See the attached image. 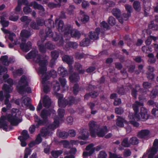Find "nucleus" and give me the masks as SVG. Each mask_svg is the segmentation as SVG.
Masks as SVG:
<instances>
[{
    "label": "nucleus",
    "mask_w": 158,
    "mask_h": 158,
    "mask_svg": "<svg viewBox=\"0 0 158 158\" xmlns=\"http://www.w3.org/2000/svg\"><path fill=\"white\" fill-rule=\"evenodd\" d=\"M143 102L138 101H136L132 105V108L135 112V114L133 115V114H130L128 118L129 122L134 126L138 127L139 126V124L135 121V120H139L144 121L147 120L149 117L147 109L144 107H141L140 113H137L139 106H143Z\"/></svg>",
    "instance_id": "obj_1"
},
{
    "label": "nucleus",
    "mask_w": 158,
    "mask_h": 158,
    "mask_svg": "<svg viewBox=\"0 0 158 158\" xmlns=\"http://www.w3.org/2000/svg\"><path fill=\"white\" fill-rule=\"evenodd\" d=\"M108 131L106 126L101 128L96 124L95 122L94 121L89 122V132L90 131V135L92 137H95L96 135L99 137H103Z\"/></svg>",
    "instance_id": "obj_2"
},
{
    "label": "nucleus",
    "mask_w": 158,
    "mask_h": 158,
    "mask_svg": "<svg viewBox=\"0 0 158 158\" xmlns=\"http://www.w3.org/2000/svg\"><path fill=\"white\" fill-rule=\"evenodd\" d=\"M51 114V110L44 109L42 110L40 114V116L42 119H40L37 115H34V118L35 122L37 123L36 125V127H38L40 126H43L46 124L48 121V118Z\"/></svg>",
    "instance_id": "obj_3"
},
{
    "label": "nucleus",
    "mask_w": 158,
    "mask_h": 158,
    "mask_svg": "<svg viewBox=\"0 0 158 158\" xmlns=\"http://www.w3.org/2000/svg\"><path fill=\"white\" fill-rule=\"evenodd\" d=\"M36 23L38 26H42L44 25L47 27L45 29L46 35H52V28L54 27V21L51 19L45 21L41 18L38 17L36 19Z\"/></svg>",
    "instance_id": "obj_4"
},
{
    "label": "nucleus",
    "mask_w": 158,
    "mask_h": 158,
    "mask_svg": "<svg viewBox=\"0 0 158 158\" xmlns=\"http://www.w3.org/2000/svg\"><path fill=\"white\" fill-rule=\"evenodd\" d=\"M158 139H155L153 143V146L144 153L142 158H153V155L157 152Z\"/></svg>",
    "instance_id": "obj_5"
},
{
    "label": "nucleus",
    "mask_w": 158,
    "mask_h": 158,
    "mask_svg": "<svg viewBox=\"0 0 158 158\" xmlns=\"http://www.w3.org/2000/svg\"><path fill=\"white\" fill-rule=\"evenodd\" d=\"M7 119L10 123V124L13 126H17L21 122L22 120L19 118L17 114L15 112L9 114L7 115Z\"/></svg>",
    "instance_id": "obj_6"
},
{
    "label": "nucleus",
    "mask_w": 158,
    "mask_h": 158,
    "mask_svg": "<svg viewBox=\"0 0 158 158\" xmlns=\"http://www.w3.org/2000/svg\"><path fill=\"white\" fill-rule=\"evenodd\" d=\"M18 2L21 3V5L23 4L25 5L29 6H33L35 9H38L42 12L44 11L45 9L43 6L41 4H38L35 1L31 2L29 3L27 0H18Z\"/></svg>",
    "instance_id": "obj_7"
},
{
    "label": "nucleus",
    "mask_w": 158,
    "mask_h": 158,
    "mask_svg": "<svg viewBox=\"0 0 158 158\" xmlns=\"http://www.w3.org/2000/svg\"><path fill=\"white\" fill-rule=\"evenodd\" d=\"M22 41L23 42L20 44V48L24 52H28L31 48V43L28 41L27 43H26V40L23 39Z\"/></svg>",
    "instance_id": "obj_8"
},
{
    "label": "nucleus",
    "mask_w": 158,
    "mask_h": 158,
    "mask_svg": "<svg viewBox=\"0 0 158 158\" xmlns=\"http://www.w3.org/2000/svg\"><path fill=\"white\" fill-rule=\"evenodd\" d=\"M67 104L68 106H70L74 104H77L81 100L80 98H74L73 96H70L66 99Z\"/></svg>",
    "instance_id": "obj_9"
},
{
    "label": "nucleus",
    "mask_w": 158,
    "mask_h": 158,
    "mask_svg": "<svg viewBox=\"0 0 158 158\" xmlns=\"http://www.w3.org/2000/svg\"><path fill=\"white\" fill-rule=\"evenodd\" d=\"M26 58L27 59H33L34 61L35 62V60H39L41 58L40 54H37L34 51L32 50L28 53L25 56Z\"/></svg>",
    "instance_id": "obj_10"
},
{
    "label": "nucleus",
    "mask_w": 158,
    "mask_h": 158,
    "mask_svg": "<svg viewBox=\"0 0 158 158\" xmlns=\"http://www.w3.org/2000/svg\"><path fill=\"white\" fill-rule=\"evenodd\" d=\"M7 119V115H2L0 118V128H3V129L7 131L8 125L7 122L5 120Z\"/></svg>",
    "instance_id": "obj_11"
},
{
    "label": "nucleus",
    "mask_w": 158,
    "mask_h": 158,
    "mask_svg": "<svg viewBox=\"0 0 158 158\" xmlns=\"http://www.w3.org/2000/svg\"><path fill=\"white\" fill-rule=\"evenodd\" d=\"M150 131L147 129L142 130L138 134V137L140 138L147 139L150 135Z\"/></svg>",
    "instance_id": "obj_12"
},
{
    "label": "nucleus",
    "mask_w": 158,
    "mask_h": 158,
    "mask_svg": "<svg viewBox=\"0 0 158 158\" xmlns=\"http://www.w3.org/2000/svg\"><path fill=\"white\" fill-rule=\"evenodd\" d=\"M50 129H52L49 125L47 127H43L40 130L41 136L43 137H45L50 134Z\"/></svg>",
    "instance_id": "obj_13"
},
{
    "label": "nucleus",
    "mask_w": 158,
    "mask_h": 158,
    "mask_svg": "<svg viewBox=\"0 0 158 158\" xmlns=\"http://www.w3.org/2000/svg\"><path fill=\"white\" fill-rule=\"evenodd\" d=\"M78 46V44L77 42L70 41L64 45V48L65 50L68 51L69 50L70 48L75 49L77 48Z\"/></svg>",
    "instance_id": "obj_14"
},
{
    "label": "nucleus",
    "mask_w": 158,
    "mask_h": 158,
    "mask_svg": "<svg viewBox=\"0 0 158 158\" xmlns=\"http://www.w3.org/2000/svg\"><path fill=\"white\" fill-rule=\"evenodd\" d=\"M43 105L45 108H49L51 104V99L47 95H45L43 98Z\"/></svg>",
    "instance_id": "obj_15"
},
{
    "label": "nucleus",
    "mask_w": 158,
    "mask_h": 158,
    "mask_svg": "<svg viewBox=\"0 0 158 158\" xmlns=\"http://www.w3.org/2000/svg\"><path fill=\"white\" fill-rule=\"evenodd\" d=\"M59 74L62 77H64L68 75V72L67 70L63 66L59 67L57 70Z\"/></svg>",
    "instance_id": "obj_16"
},
{
    "label": "nucleus",
    "mask_w": 158,
    "mask_h": 158,
    "mask_svg": "<svg viewBox=\"0 0 158 158\" xmlns=\"http://www.w3.org/2000/svg\"><path fill=\"white\" fill-rule=\"evenodd\" d=\"M62 60L64 62L67 63L69 65H72L73 61L72 57L67 55L63 56L62 57Z\"/></svg>",
    "instance_id": "obj_17"
},
{
    "label": "nucleus",
    "mask_w": 158,
    "mask_h": 158,
    "mask_svg": "<svg viewBox=\"0 0 158 158\" xmlns=\"http://www.w3.org/2000/svg\"><path fill=\"white\" fill-rule=\"evenodd\" d=\"M80 78L79 74L75 73H73L72 74L70 75L69 77V79L71 82L73 83L78 81Z\"/></svg>",
    "instance_id": "obj_18"
},
{
    "label": "nucleus",
    "mask_w": 158,
    "mask_h": 158,
    "mask_svg": "<svg viewBox=\"0 0 158 158\" xmlns=\"http://www.w3.org/2000/svg\"><path fill=\"white\" fill-rule=\"evenodd\" d=\"M37 45L38 46L39 51L42 53H45L46 52L47 49L44 45L43 42L39 41L37 43Z\"/></svg>",
    "instance_id": "obj_19"
},
{
    "label": "nucleus",
    "mask_w": 158,
    "mask_h": 158,
    "mask_svg": "<svg viewBox=\"0 0 158 158\" xmlns=\"http://www.w3.org/2000/svg\"><path fill=\"white\" fill-rule=\"evenodd\" d=\"M100 30V29L97 28L96 30V32H91L89 34V39L93 40H97L98 38V32Z\"/></svg>",
    "instance_id": "obj_20"
},
{
    "label": "nucleus",
    "mask_w": 158,
    "mask_h": 158,
    "mask_svg": "<svg viewBox=\"0 0 158 158\" xmlns=\"http://www.w3.org/2000/svg\"><path fill=\"white\" fill-rule=\"evenodd\" d=\"M63 153L62 150H52L51 152L52 156L56 158H58Z\"/></svg>",
    "instance_id": "obj_21"
},
{
    "label": "nucleus",
    "mask_w": 158,
    "mask_h": 158,
    "mask_svg": "<svg viewBox=\"0 0 158 158\" xmlns=\"http://www.w3.org/2000/svg\"><path fill=\"white\" fill-rule=\"evenodd\" d=\"M73 30L72 26L68 24L64 26L63 32H64L65 34L67 35L70 34Z\"/></svg>",
    "instance_id": "obj_22"
},
{
    "label": "nucleus",
    "mask_w": 158,
    "mask_h": 158,
    "mask_svg": "<svg viewBox=\"0 0 158 158\" xmlns=\"http://www.w3.org/2000/svg\"><path fill=\"white\" fill-rule=\"evenodd\" d=\"M82 65L79 63L76 62L75 66V69L78 71L80 74H83L85 72L84 69H82Z\"/></svg>",
    "instance_id": "obj_23"
},
{
    "label": "nucleus",
    "mask_w": 158,
    "mask_h": 158,
    "mask_svg": "<svg viewBox=\"0 0 158 158\" xmlns=\"http://www.w3.org/2000/svg\"><path fill=\"white\" fill-rule=\"evenodd\" d=\"M59 124L60 122L58 118H55L53 123L49 125V126H50V127L52 129H54L59 126Z\"/></svg>",
    "instance_id": "obj_24"
},
{
    "label": "nucleus",
    "mask_w": 158,
    "mask_h": 158,
    "mask_svg": "<svg viewBox=\"0 0 158 158\" xmlns=\"http://www.w3.org/2000/svg\"><path fill=\"white\" fill-rule=\"evenodd\" d=\"M28 85V82H26L23 85L19 86L17 89L19 93L20 94H23L25 91V87Z\"/></svg>",
    "instance_id": "obj_25"
},
{
    "label": "nucleus",
    "mask_w": 158,
    "mask_h": 158,
    "mask_svg": "<svg viewBox=\"0 0 158 158\" xmlns=\"http://www.w3.org/2000/svg\"><path fill=\"white\" fill-rule=\"evenodd\" d=\"M64 26L63 21L62 20H60L57 25V28L58 31L60 32H63Z\"/></svg>",
    "instance_id": "obj_26"
},
{
    "label": "nucleus",
    "mask_w": 158,
    "mask_h": 158,
    "mask_svg": "<svg viewBox=\"0 0 158 158\" xmlns=\"http://www.w3.org/2000/svg\"><path fill=\"white\" fill-rule=\"evenodd\" d=\"M124 123L127 124L128 123L121 118L119 117L117 119L116 124L118 126L122 127L123 126Z\"/></svg>",
    "instance_id": "obj_27"
},
{
    "label": "nucleus",
    "mask_w": 158,
    "mask_h": 158,
    "mask_svg": "<svg viewBox=\"0 0 158 158\" xmlns=\"http://www.w3.org/2000/svg\"><path fill=\"white\" fill-rule=\"evenodd\" d=\"M31 35L30 32L26 29L22 30L20 33V36L22 37L28 38Z\"/></svg>",
    "instance_id": "obj_28"
},
{
    "label": "nucleus",
    "mask_w": 158,
    "mask_h": 158,
    "mask_svg": "<svg viewBox=\"0 0 158 158\" xmlns=\"http://www.w3.org/2000/svg\"><path fill=\"white\" fill-rule=\"evenodd\" d=\"M8 56L7 55L2 56L0 58L3 64L6 66H8L10 62L8 61Z\"/></svg>",
    "instance_id": "obj_29"
},
{
    "label": "nucleus",
    "mask_w": 158,
    "mask_h": 158,
    "mask_svg": "<svg viewBox=\"0 0 158 158\" xmlns=\"http://www.w3.org/2000/svg\"><path fill=\"white\" fill-rule=\"evenodd\" d=\"M35 62L38 63L40 67H46L47 61L46 60H41V58L39 60H35Z\"/></svg>",
    "instance_id": "obj_30"
},
{
    "label": "nucleus",
    "mask_w": 158,
    "mask_h": 158,
    "mask_svg": "<svg viewBox=\"0 0 158 158\" xmlns=\"http://www.w3.org/2000/svg\"><path fill=\"white\" fill-rule=\"evenodd\" d=\"M21 135H22L18 136V139L23 138L27 139L29 137V135L28 134L27 131L26 130H24L22 131Z\"/></svg>",
    "instance_id": "obj_31"
},
{
    "label": "nucleus",
    "mask_w": 158,
    "mask_h": 158,
    "mask_svg": "<svg viewBox=\"0 0 158 158\" xmlns=\"http://www.w3.org/2000/svg\"><path fill=\"white\" fill-rule=\"evenodd\" d=\"M0 22L3 27H6L8 26L9 23V21L6 20L5 18L2 16L0 18Z\"/></svg>",
    "instance_id": "obj_32"
},
{
    "label": "nucleus",
    "mask_w": 158,
    "mask_h": 158,
    "mask_svg": "<svg viewBox=\"0 0 158 158\" xmlns=\"http://www.w3.org/2000/svg\"><path fill=\"white\" fill-rule=\"evenodd\" d=\"M70 35L72 37L77 39H79L81 36V33L77 31H74L73 30Z\"/></svg>",
    "instance_id": "obj_33"
},
{
    "label": "nucleus",
    "mask_w": 158,
    "mask_h": 158,
    "mask_svg": "<svg viewBox=\"0 0 158 158\" xmlns=\"http://www.w3.org/2000/svg\"><path fill=\"white\" fill-rule=\"evenodd\" d=\"M130 15V13H127V14H124L123 15V17H119L118 20L119 22L121 23H123V20H127Z\"/></svg>",
    "instance_id": "obj_34"
},
{
    "label": "nucleus",
    "mask_w": 158,
    "mask_h": 158,
    "mask_svg": "<svg viewBox=\"0 0 158 158\" xmlns=\"http://www.w3.org/2000/svg\"><path fill=\"white\" fill-rule=\"evenodd\" d=\"M58 106L61 108H65L68 106L67 102L65 98H64L61 101L58 102Z\"/></svg>",
    "instance_id": "obj_35"
},
{
    "label": "nucleus",
    "mask_w": 158,
    "mask_h": 158,
    "mask_svg": "<svg viewBox=\"0 0 158 158\" xmlns=\"http://www.w3.org/2000/svg\"><path fill=\"white\" fill-rule=\"evenodd\" d=\"M82 88V87H81L80 88H79V86L78 84H75L73 87V94L75 95H77L78 94L80 89H81Z\"/></svg>",
    "instance_id": "obj_36"
},
{
    "label": "nucleus",
    "mask_w": 158,
    "mask_h": 158,
    "mask_svg": "<svg viewBox=\"0 0 158 158\" xmlns=\"http://www.w3.org/2000/svg\"><path fill=\"white\" fill-rule=\"evenodd\" d=\"M133 6L134 9L137 11H139L141 10V6L140 2L138 1H135L134 2Z\"/></svg>",
    "instance_id": "obj_37"
},
{
    "label": "nucleus",
    "mask_w": 158,
    "mask_h": 158,
    "mask_svg": "<svg viewBox=\"0 0 158 158\" xmlns=\"http://www.w3.org/2000/svg\"><path fill=\"white\" fill-rule=\"evenodd\" d=\"M80 45L81 46H88L89 45V38H85L82 40L80 43Z\"/></svg>",
    "instance_id": "obj_38"
},
{
    "label": "nucleus",
    "mask_w": 158,
    "mask_h": 158,
    "mask_svg": "<svg viewBox=\"0 0 158 158\" xmlns=\"http://www.w3.org/2000/svg\"><path fill=\"white\" fill-rule=\"evenodd\" d=\"M51 56L52 59L56 60L59 56V52L56 50L52 51L51 52Z\"/></svg>",
    "instance_id": "obj_39"
},
{
    "label": "nucleus",
    "mask_w": 158,
    "mask_h": 158,
    "mask_svg": "<svg viewBox=\"0 0 158 158\" xmlns=\"http://www.w3.org/2000/svg\"><path fill=\"white\" fill-rule=\"evenodd\" d=\"M45 46L46 49L50 50H53L55 48V46L50 41H48L45 43Z\"/></svg>",
    "instance_id": "obj_40"
},
{
    "label": "nucleus",
    "mask_w": 158,
    "mask_h": 158,
    "mask_svg": "<svg viewBox=\"0 0 158 158\" xmlns=\"http://www.w3.org/2000/svg\"><path fill=\"white\" fill-rule=\"evenodd\" d=\"M69 136V133L65 131H60L59 133V137L63 139L67 138Z\"/></svg>",
    "instance_id": "obj_41"
},
{
    "label": "nucleus",
    "mask_w": 158,
    "mask_h": 158,
    "mask_svg": "<svg viewBox=\"0 0 158 158\" xmlns=\"http://www.w3.org/2000/svg\"><path fill=\"white\" fill-rule=\"evenodd\" d=\"M113 15L116 17L119 18L121 15V12L119 9H114L112 11Z\"/></svg>",
    "instance_id": "obj_42"
},
{
    "label": "nucleus",
    "mask_w": 158,
    "mask_h": 158,
    "mask_svg": "<svg viewBox=\"0 0 158 158\" xmlns=\"http://www.w3.org/2000/svg\"><path fill=\"white\" fill-rule=\"evenodd\" d=\"M75 9V7L74 5H70L67 10L68 13L70 15H72L74 14V10Z\"/></svg>",
    "instance_id": "obj_43"
},
{
    "label": "nucleus",
    "mask_w": 158,
    "mask_h": 158,
    "mask_svg": "<svg viewBox=\"0 0 158 158\" xmlns=\"http://www.w3.org/2000/svg\"><path fill=\"white\" fill-rule=\"evenodd\" d=\"M21 22L25 23L28 25L31 21V20L29 19L28 17L26 16H22L20 19Z\"/></svg>",
    "instance_id": "obj_44"
},
{
    "label": "nucleus",
    "mask_w": 158,
    "mask_h": 158,
    "mask_svg": "<svg viewBox=\"0 0 158 158\" xmlns=\"http://www.w3.org/2000/svg\"><path fill=\"white\" fill-rule=\"evenodd\" d=\"M58 114L60 118H63L65 113L64 109L62 108H59L57 111Z\"/></svg>",
    "instance_id": "obj_45"
},
{
    "label": "nucleus",
    "mask_w": 158,
    "mask_h": 158,
    "mask_svg": "<svg viewBox=\"0 0 158 158\" xmlns=\"http://www.w3.org/2000/svg\"><path fill=\"white\" fill-rule=\"evenodd\" d=\"M31 150L29 148H26L24 151V155L23 158H27L31 153Z\"/></svg>",
    "instance_id": "obj_46"
},
{
    "label": "nucleus",
    "mask_w": 158,
    "mask_h": 158,
    "mask_svg": "<svg viewBox=\"0 0 158 158\" xmlns=\"http://www.w3.org/2000/svg\"><path fill=\"white\" fill-rule=\"evenodd\" d=\"M2 89L7 93H9L11 91V86L6 84H4L2 87Z\"/></svg>",
    "instance_id": "obj_47"
},
{
    "label": "nucleus",
    "mask_w": 158,
    "mask_h": 158,
    "mask_svg": "<svg viewBox=\"0 0 158 158\" xmlns=\"http://www.w3.org/2000/svg\"><path fill=\"white\" fill-rule=\"evenodd\" d=\"M130 144V142H128V139L127 138L124 139L121 143L122 146L126 147H129Z\"/></svg>",
    "instance_id": "obj_48"
},
{
    "label": "nucleus",
    "mask_w": 158,
    "mask_h": 158,
    "mask_svg": "<svg viewBox=\"0 0 158 158\" xmlns=\"http://www.w3.org/2000/svg\"><path fill=\"white\" fill-rule=\"evenodd\" d=\"M129 142L131 144L136 145L138 143V139L135 137H133L130 139Z\"/></svg>",
    "instance_id": "obj_49"
},
{
    "label": "nucleus",
    "mask_w": 158,
    "mask_h": 158,
    "mask_svg": "<svg viewBox=\"0 0 158 158\" xmlns=\"http://www.w3.org/2000/svg\"><path fill=\"white\" fill-rule=\"evenodd\" d=\"M156 39L157 38L156 37L152 36H150L148 37V39L145 41V43L147 45H150L151 44L152 40H156Z\"/></svg>",
    "instance_id": "obj_50"
},
{
    "label": "nucleus",
    "mask_w": 158,
    "mask_h": 158,
    "mask_svg": "<svg viewBox=\"0 0 158 158\" xmlns=\"http://www.w3.org/2000/svg\"><path fill=\"white\" fill-rule=\"evenodd\" d=\"M156 108H153L152 110V114L156 117H158V104L156 105Z\"/></svg>",
    "instance_id": "obj_51"
},
{
    "label": "nucleus",
    "mask_w": 158,
    "mask_h": 158,
    "mask_svg": "<svg viewBox=\"0 0 158 158\" xmlns=\"http://www.w3.org/2000/svg\"><path fill=\"white\" fill-rule=\"evenodd\" d=\"M47 70L46 67H40L39 69L38 73L40 74L43 75L46 73Z\"/></svg>",
    "instance_id": "obj_52"
},
{
    "label": "nucleus",
    "mask_w": 158,
    "mask_h": 158,
    "mask_svg": "<svg viewBox=\"0 0 158 158\" xmlns=\"http://www.w3.org/2000/svg\"><path fill=\"white\" fill-rule=\"evenodd\" d=\"M7 69L5 67H4L2 65H0V77L2 75V73H7Z\"/></svg>",
    "instance_id": "obj_53"
},
{
    "label": "nucleus",
    "mask_w": 158,
    "mask_h": 158,
    "mask_svg": "<svg viewBox=\"0 0 158 158\" xmlns=\"http://www.w3.org/2000/svg\"><path fill=\"white\" fill-rule=\"evenodd\" d=\"M30 27L34 29L38 30L40 28L36 23L35 21H32L31 23Z\"/></svg>",
    "instance_id": "obj_54"
},
{
    "label": "nucleus",
    "mask_w": 158,
    "mask_h": 158,
    "mask_svg": "<svg viewBox=\"0 0 158 158\" xmlns=\"http://www.w3.org/2000/svg\"><path fill=\"white\" fill-rule=\"evenodd\" d=\"M108 23L111 25H114L116 23L115 19L112 16L110 17L108 19Z\"/></svg>",
    "instance_id": "obj_55"
},
{
    "label": "nucleus",
    "mask_w": 158,
    "mask_h": 158,
    "mask_svg": "<svg viewBox=\"0 0 158 158\" xmlns=\"http://www.w3.org/2000/svg\"><path fill=\"white\" fill-rule=\"evenodd\" d=\"M59 81L61 86L63 87H64L67 82L66 79L64 78H61L60 77L59 78Z\"/></svg>",
    "instance_id": "obj_56"
},
{
    "label": "nucleus",
    "mask_w": 158,
    "mask_h": 158,
    "mask_svg": "<svg viewBox=\"0 0 158 158\" xmlns=\"http://www.w3.org/2000/svg\"><path fill=\"white\" fill-rule=\"evenodd\" d=\"M41 136V135L40 134H38L35 140L37 144H39L42 141V139Z\"/></svg>",
    "instance_id": "obj_57"
},
{
    "label": "nucleus",
    "mask_w": 158,
    "mask_h": 158,
    "mask_svg": "<svg viewBox=\"0 0 158 158\" xmlns=\"http://www.w3.org/2000/svg\"><path fill=\"white\" fill-rule=\"evenodd\" d=\"M23 10L24 13L27 14L31 12L32 11V9L29 6H27L24 7L23 8Z\"/></svg>",
    "instance_id": "obj_58"
},
{
    "label": "nucleus",
    "mask_w": 158,
    "mask_h": 158,
    "mask_svg": "<svg viewBox=\"0 0 158 158\" xmlns=\"http://www.w3.org/2000/svg\"><path fill=\"white\" fill-rule=\"evenodd\" d=\"M158 94L157 90L156 89H154L151 92L150 94L151 98H155Z\"/></svg>",
    "instance_id": "obj_59"
},
{
    "label": "nucleus",
    "mask_w": 158,
    "mask_h": 158,
    "mask_svg": "<svg viewBox=\"0 0 158 158\" xmlns=\"http://www.w3.org/2000/svg\"><path fill=\"white\" fill-rule=\"evenodd\" d=\"M89 20V16L87 15H84L81 19V22L84 23H86Z\"/></svg>",
    "instance_id": "obj_60"
},
{
    "label": "nucleus",
    "mask_w": 158,
    "mask_h": 158,
    "mask_svg": "<svg viewBox=\"0 0 158 158\" xmlns=\"http://www.w3.org/2000/svg\"><path fill=\"white\" fill-rule=\"evenodd\" d=\"M124 111L123 109L121 107H117L115 109V112L117 114H121Z\"/></svg>",
    "instance_id": "obj_61"
},
{
    "label": "nucleus",
    "mask_w": 158,
    "mask_h": 158,
    "mask_svg": "<svg viewBox=\"0 0 158 158\" xmlns=\"http://www.w3.org/2000/svg\"><path fill=\"white\" fill-rule=\"evenodd\" d=\"M148 56L149 59L148 61L151 63H154L156 61V59L154 58V55L152 54H150L148 55Z\"/></svg>",
    "instance_id": "obj_62"
},
{
    "label": "nucleus",
    "mask_w": 158,
    "mask_h": 158,
    "mask_svg": "<svg viewBox=\"0 0 158 158\" xmlns=\"http://www.w3.org/2000/svg\"><path fill=\"white\" fill-rule=\"evenodd\" d=\"M100 27L103 29H108L109 28V26L107 23L105 21L101 22L100 24Z\"/></svg>",
    "instance_id": "obj_63"
},
{
    "label": "nucleus",
    "mask_w": 158,
    "mask_h": 158,
    "mask_svg": "<svg viewBox=\"0 0 158 158\" xmlns=\"http://www.w3.org/2000/svg\"><path fill=\"white\" fill-rule=\"evenodd\" d=\"M107 156V155L104 151L101 152L98 156V158H106Z\"/></svg>",
    "instance_id": "obj_64"
}]
</instances>
